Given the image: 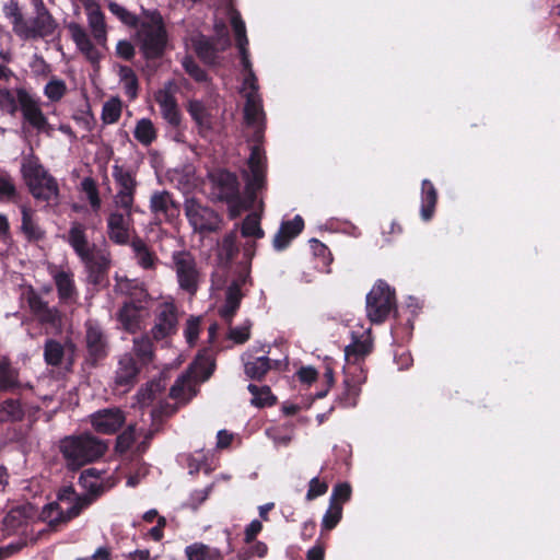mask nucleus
Returning a JSON list of instances; mask_svg holds the SVG:
<instances>
[{
  "label": "nucleus",
  "instance_id": "nucleus-1",
  "mask_svg": "<svg viewBox=\"0 0 560 560\" xmlns=\"http://www.w3.org/2000/svg\"><path fill=\"white\" fill-rule=\"evenodd\" d=\"M106 450L107 444L90 433L66 436L60 441V452L72 469L98 459Z\"/></svg>",
  "mask_w": 560,
  "mask_h": 560
},
{
  "label": "nucleus",
  "instance_id": "nucleus-2",
  "mask_svg": "<svg viewBox=\"0 0 560 560\" xmlns=\"http://www.w3.org/2000/svg\"><path fill=\"white\" fill-rule=\"evenodd\" d=\"M214 362L209 355H199L190 370L178 377L171 387L170 396L182 402L190 400L197 394L198 383L207 381L213 373Z\"/></svg>",
  "mask_w": 560,
  "mask_h": 560
},
{
  "label": "nucleus",
  "instance_id": "nucleus-3",
  "mask_svg": "<svg viewBox=\"0 0 560 560\" xmlns=\"http://www.w3.org/2000/svg\"><path fill=\"white\" fill-rule=\"evenodd\" d=\"M214 183L219 188V198L229 203L231 218L238 217L244 210L254 208L258 191L249 194L245 185V196L240 195L237 177L230 172H219L214 176Z\"/></svg>",
  "mask_w": 560,
  "mask_h": 560
},
{
  "label": "nucleus",
  "instance_id": "nucleus-4",
  "mask_svg": "<svg viewBox=\"0 0 560 560\" xmlns=\"http://www.w3.org/2000/svg\"><path fill=\"white\" fill-rule=\"evenodd\" d=\"M22 173L34 198L45 201L57 198L58 184L56 179L47 173L37 160H26L22 164Z\"/></svg>",
  "mask_w": 560,
  "mask_h": 560
},
{
  "label": "nucleus",
  "instance_id": "nucleus-5",
  "mask_svg": "<svg viewBox=\"0 0 560 560\" xmlns=\"http://www.w3.org/2000/svg\"><path fill=\"white\" fill-rule=\"evenodd\" d=\"M138 42L147 59L162 56L166 45V31L160 15L153 16L150 22L142 23L138 31Z\"/></svg>",
  "mask_w": 560,
  "mask_h": 560
},
{
  "label": "nucleus",
  "instance_id": "nucleus-6",
  "mask_svg": "<svg viewBox=\"0 0 560 560\" xmlns=\"http://www.w3.org/2000/svg\"><path fill=\"white\" fill-rule=\"evenodd\" d=\"M172 262L179 288L194 295L200 280V272L194 255L188 250H176L172 254Z\"/></svg>",
  "mask_w": 560,
  "mask_h": 560
},
{
  "label": "nucleus",
  "instance_id": "nucleus-7",
  "mask_svg": "<svg viewBox=\"0 0 560 560\" xmlns=\"http://www.w3.org/2000/svg\"><path fill=\"white\" fill-rule=\"evenodd\" d=\"M395 306V295L387 283L378 281L366 296L368 317L374 324L383 323Z\"/></svg>",
  "mask_w": 560,
  "mask_h": 560
},
{
  "label": "nucleus",
  "instance_id": "nucleus-8",
  "mask_svg": "<svg viewBox=\"0 0 560 560\" xmlns=\"http://www.w3.org/2000/svg\"><path fill=\"white\" fill-rule=\"evenodd\" d=\"M184 210L195 232L211 233L220 226V217L195 198L186 200Z\"/></svg>",
  "mask_w": 560,
  "mask_h": 560
},
{
  "label": "nucleus",
  "instance_id": "nucleus-9",
  "mask_svg": "<svg viewBox=\"0 0 560 560\" xmlns=\"http://www.w3.org/2000/svg\"><path fill=\"white\" fill-rule=\"evenodd\" d=\"M36 16L31 21H25L19 37L23 39L44 38L52 35L56 28V22L46 9L42 0H34Z\"/></svg>",
  "mask_w": 560,
  "mask_h": 560
},
{
  "label": "nucleus",
  "instance_id": "nucleus-10",
  "mask_svg": "<svg viewBox=\"0 0 560 560\" xmlns=\"http://www.w3.org/2000/svg\"><path fill=\"white\" fill-rule=\"evenodd\" d=\"M85 342L88 349V361L95 365L108 353V340L102 326L94 320L85 324Z\"/></svg>",
  "mask_w": 560,
  "mask_h": 560
},
{
  "label": "nucleus",
  "instance_id": "nucleus-11",
  "mask_svg": "<svg viewBox=\"0 0 560 560\" xmlns=\"http://www.w3.org/2000/svg\"><path fill=\"white\" fill-rule=\"evenodd\" d=\"M80 259L84 264L88 273V282L93 285L103 284L110 266L109 254L93 245L92 253Z\"/></svg>",
  "mask_w": 560,
  "mask_h": 560
},
{
  "label": "nucleus",
  "instance_id": "nucleus-12",
  "mask_svg": "<svg viewBox=\"0 0 560 560\" xmlns=\"http://www.w3.org/2000/svg\"><path fill=\"white\" fill-rule=\"evenodd\" d=\"M177 310L172 303H163L159 306L155 316V324L151 329L154 340H163L177 330Z\"/></svg>",
  "mask_w": 560,
  "mask_h": 560
},
{
  "label": "nucleus",
  "instance_id": "nucleus-13",
  "mask_svg": "<svg viewBox=\"0 0 560 560\" xmlns=\"http://www.w3.org/2000/svg\"><path fill=\"white\" fill-rule=\"evenodd\" d=\"M37 517V509L32 503H23L12 508L3 520V525L9 534L22 532Z\"/></svg>",
  "mask_w": 560,
  "mask_h": 560
},
{
  "label": "nucleus",
  "instance_id": "nucleus-14",
  "mask_svg": "<svg viewBox=\"0 0 560 560\" xmlns=\"http://www.w3.org/2000/svg\"><path fill=\"white\" fill-rule=\"evenodd\" d=\"M16 96L24 119L38 131L45 130L48 122L37 101L25 89H18Z\"/></svg>",
  "mask_w": 560,
  "mask_h": 560
},
{
  "label": "nucleus",
  "instance_id": "nucleus-15",
  "mask_svg": "<svg viewBox=\"0 0 560 560\" xmlns=\"http://www.w3.org/2000/svg\"><path fill=\"white\" fill-rule=\"evenodd\" d=\"M28 305L36 318L51 329L59 330L62 326V314L56 307H50L39 295L32 293Z\"/></svg>",
  "mask_w": 560,
  "mask_h": 560
},
{
  "label": "nucleus",
  "instance_id": "nucleus-16",
  "mask_svg": "<svg viewBox=\"0 0 560 560\" xmlns=\"http://www.w3.org/2000/svg\"><path fill=\"white\" fill-rule=\"evenodd\" d=\"M248 171L244 172V177L247 179V190L249 194L260 191L266 185V175L264 155L258 147L252 148V153L248 159Z\"/></svg>",
  "mask_w": 560,
  "mask_h": 560
},
{
  "label": "nucleus",
  "instance_id": "nucleus-17",
  "mask_svg": "<svg viewBox=\"0 0 560 560\" xmlns=\"http://www.w3.org/2000/svg\"><path fill=\"white\" fill-rule=\"evenodd\" d=\"M125 422V415L119 408H107L91 416L94 430L103 434L115 433Z\"/></svg>",
  "mask_w": 560,
  "mask_h": 560
},
{
  "label": "nucleus",
  "instance_id": "nucleus-18",
  "mask_svg": "<svg viewBox=\"0 0 560 560\" xmlns=\"http://www.w3.org/2000/svg\"><path fill=\"white\" fill-rule=\"evenodd\" d=\"M147 315L148 310L145 305L124 303L117 313V320L126 331L136 332Z\"/></svg>",
  "mask_w": 560,
  "mask_h": 560
},
{
  "label": "nucleus",
  "instance_id": "nucleus-19",
  "mask_svg": "<svg viewBox=\"0 0 560 560\" xmlns=\"http://www.w3.org/2000/svg\"><path fill=\"white\" fill-rule=\"evenodd\" d=\"M245 91V107L244 117L248 126L256 128L257 137L261 132V124L264 120V112L261 106V98L258 94V89L244 90Z\"/></svg>",
  "mask_w": 560,
  "mask_h": 560
},
{
  "label": "nucleus",
  "instance_id": "nucleus-20",
  "mask_svg": "<svg viewBox=\"0 0 560 560\" xmlns=\"http://www.w3.org/2000/svg\"><path fill=\"white\" fill-rule=\"evenodd\" d=\"M93 502L91 495H78L72 487H66L58 493L57 504H62L67 510L68 517H75L80 512Z\"/></svg>",
  "mask_w": 560,
  "mask_h": 560
},
{
  "label": "nucleus",
  "instance_id": "nucleus-21",
  "mask_svg": "<svg viewBox=\"0 0 560 560\" xmlns=\"http://www.w3.org/2000/svg\"><path fill=\"white\" fill-rule=\"evenodd\" d=\"M155 101L161 108L162 117L172 128H178L182 116L174 95L167 90H160L155 94Z\"/></svg>",
  "mask_w": 560,
  "mask_h": 560
},
{
  "label": "nucleus",
  "instance_id": "nucleus-22",
  "mask_svg": "<svg viewBox=\"0 0 560 560\" xmlns=\"http://www.w3.org/2000/svg\"><path fill=\"white\" fill-rule=\"evenodd\" d=\"M140 369L132 354L125 353L118 362L115 383L117 386L130 388L137 382Z\"/></svg>",
  "mask_w": 560,
  "mask_h": 560
},
{
  "label": "nucleus",
  "instance_id": "nucleus-23",
  "mask_svg": "<svg viewBox=\"0 0 560 560\" xmlns=\"http://www.w3.org/2000/svg\"><path fill=\"white\" fill-rule=\"evenodd\" d=\"M88 23L91 33L98 45L104 46L106 43L107 30L105 23V16L101 11L100 7L95 3H89L85 5Z\"/></svg>",
  "mask_w": 560,
  "mask_h": 560
},
{
  "label": "nucleus",
  "instance_id": "nucleus-24",
  "mask_svg": "<svg viewBox=\"0 0 560 560\" xmlns=\"http://www.w3.org/2000/svg\"><path fill=\"white\" fill-rule=\"evenodd\" d=\"M24 385L19 380V370L11 364L7 357L0 358V392H14ZM25 387L32 388L30 384Z\"/></svg>",
  "mask_w": 560,
  "mask_h": 560
},
{
  "label": "nucleus",
  "instance_id": "nucleus-25",
  "mask_svg": "<svg viewBox=\"0 0 560 560\" xmlns=\"http://www.w3.org/2000/svg\"><path fill=\"white\" fill-rule=\"evenodd\" d=\"M304 222L300 215L293 220L283 222L280 230L273 237V246L277 250L284 249L292 238H294L303 229Z\"/></svg>",
  "mask_w": 560,
  "mask_h": 560
},
{
  "label": "nucleus",
  "instance_id": "nucleus-26",
  "mask_svg": "<svg viewBox=\"0 0 560 560\" xmlns=\"http://www.w3.org/2000/svg\"><path fill=\"white\" fill-rule=\"evenodd\" d=\"M244 294L240 289V282H231L225 292L224 305L219 310L220 316L231 324L233 316L240 307Z\"/></svg>",
  "mask_w": 560,
  "mask_h": 560
},
{
  "label": "nucleus",
  "instance_id": "nucleus-27",
  "mask_svg": "<svg viewBox=\"0 0 560 560\" xmlns=\"http://www.w3.org/2000/svg\"><path fill=\"white\" fill-rule=\"evenodd\" d=\"M69 31L75 45L85 55V57L91 62H97L100 59V52L92 44L85 30L77 23H70Z\"/></svg>",
  "mask_w": 560,
  "mask_h": 560
},
{
  "label": "nucleus",
  "instance_id": "nucleus-28",
  "mask_svg": "<svg viewBox=\"0 0 560 560\" xmlns=\"http://www.w3.org/2000/svg\"><path fill=\"white\" fill-rule=\"evenodd\" d=\"M68 242L80 258L92 253V246H90L85 234V226L80 222H72Z\"/></svg>",
  "mask_w": 560,
  "mask_h": 560
},
{
  "label": "nucleus",
  "instance_id": "nucleus-29",
  "mask_svg": "<svg viewBox=\"0 0 560 560\" xmlns=\"http://www.w3.org/2000/svg\"><path fill=\"white\" fill-rule=\"evenodd\" d=\"M108 236L120 245L127 244L129 241L128 223L125 214L114 212L108 218Z\"/></svg>",
  "mask_w": 560,
  "mask_h": 560
},
{
  "label": "nucleus",
  "instance_id": "nucleus-30",
  "mask_svg": "<svg viewBox=\"0 0 560 560\" xmlns=\"http://www.w3.org/2000/svg\"><path fill=\"white\" fill-rule=\"evenodd\" d=\"M150 207L155 215L165 219L174 217L177 211V207L167 191L153 194L150 200Z\"/></svg>",
  "mask_w": 560,
  "mask_h": 560
},
{
  "label": "nucleus",
  "instance_id": "nucleus-31",
  "mask_svg": "<svg viewBox=\"0 0 560 560\" xmlns=\"http://www.w3.org/2000/svg\"><path fill=\"white\" fill-rule=\"evenodd\" d=\"M38 520L46 522L50 527L55 528L59 524L67 523L72 517H68L67 510L62 504L49 503L37 513Z\"/></svg>",
  "mask_w": 560,
  "mask_h": 560
},
{
  "label": "nucleus",
  "instance_id": "nucleus-32",
  "mask_svg": "<svg viewBox=\"0 0 560 560\" xmlns=\"http://www.w3.org/2000/svg\"><path fill=\"white\" fill-rule=\"evenodd\" d=\"M55 284L58 291V296L61 302H70L77 294L75 285L71 273L63 270L58 271L54 276Z\"/></svg>",
  "mask_w": 560,
  "mask_h": 560
},
{
  "label": "nucleus",
  "instance_id": "nucleus-33",
  "mask_svg": "<svg viewBox=\"0 0 560 560\" xmlns=\"http://www.w3.org/2000/svg\"><path fill=\"white\" fill-rule=\"evenodd\" d=\"M131 248L135 253L137 262L143 269H154L158 260L155 254L149 249L148 245L139 237L133 238Z\"/></svg>",
  "mask_w": 560,
  "mask_h": 560
},
{
  "label": "nucleus",
  "instance_id": "nucleus-34",
  "mask_svg": "<svg viewBox=\"0 0 560 560\" xmlns=\"http://www.w3.org/2000/svg\"><path fill=\"white\" fill-rule=\"evenodd\" d=\"M22 225L21 230L28 241H38L44 237V231L33 220V210L26 206L21 207Z\"/></svg>",
  "mask_w": 560,
  "mask_h": 560
},
{
  "label": "nucleus",
  "instance_id": "nucleus-35",
  "mask_svg": "<svg viewBox=\"0 0 560 560\" xmlns=\"http://www.w3.org/2000/svg\"><path fill=\"white\" fill-rule=\"evenodd\" d=\"M185 552L188 560H215L223 557L219 549L201 542L188 546Z\"/></svg>",
  "mask_w": 560,
  "mask_h": 560
},
{
  "label": "nucleus",
  "instance_id": "nucleus-36",
  "mask_svg": "<svg viewBox=\"0 0 560 560\" xmlns=\"http://www.w3.org/2000/svg\"><path fill=\"white\" fill-rule=\"evenodd\" d=\"M436 190L428 179L422 182V208L421 215L424 220H430L436 203Z\"/></svg>",
  "mask_w": 560,
  "mask_h": 560
},
{
  "label": "nucleus",
  "instance_id": "nucleus-37",
  "mask_svg": "<svg viewBox=\"0 0 560 560\" xmlns=\"http://www.w3.org/2000/svg\"><path fill=\"white\" fill-rule=\"evenodd\" d=\"M24 410L16 399H7L0 404V422H15L22 420Z\"/></svg>",
  "mask_w": 560,
  "mask_h": 560
},
{
  "label": "nucleus",
  "instance_id": "nucleus-38",
  "mask_svg": "<svg viewBox=\"0 0 560 560\" xmlns=\"http://www.w3.org/2000/svg\"><path fill=\"white\" fill-rule=\"evenodd\" d=\"M270 360L267 357H259L245 363V374L256 381H260L270 370Z\"/></svg>",
  "mask_w": 560,
  "mask_h": 560
},
{
  "label": "nucleus",
  "instance_id": "nucleus-39",
  "mask_svg": "<svg viewBox=\"0 0 560 560\" xmlns=\"http://www.w3.org/2000/svg\"><path fill=\"white\" fill-rule=\"evenodd\" d=\"M133 352L143 364L149 363L153 358V343L150 337L144 335L135 338Z\"/></svg>",
  "mask_w": 560,
  "mask_h": 560
},
{
  "label": "nucleus",
  "instance_id": "nucleus-40",
  "mask_svg": "<svg viewBox=\"0 0 560 560\" xmlns=\"http://www.w3.org/2000/svg\"><path fill=\"white\" fill-rule=\"evenodd\" d=\"M247 388L253 395V405L257 407H265L275 404L276 397L271 394V390L268 386L258 387L257 385L249 384Z\"/></svg>",
  "mask_w": 560,
  "mask_h": 560
},
{
  "label": "nucleus",
  "instance_id": "nucleus-41",
  "mask_svg": "<svg viewBox=\"0 0 560 560\" xmlns=\"http://www.w3.org/2000/svg\"><path fill=\"white\" fill-rule=\"evenodd\" d=\"M238 253V246L236 244V235L234 233L228 234L222 240L219 246V258L221 261L229 264Z\"/></svg>",
  "mask_w": 560,
  "mask_h": 560
},
{
  "label": "nucleus",
  "instance_id": "nucleus-42",
  "mask_svg": "<svg viewBox=\"0 0 560 560\" xmlns=\"http://www.w3.org/2000/svg\"><path fill=\"white\" fill-rule=\"evenodd\" d=\"M65 354L62 345L54 339L46 341L44 347V358L47 364L57 366L61 363Z\"/></svg>",
  "mask_w": 560,
  "mask_h": 560
},
{
  "label": "nucleus",
  "instance_id": "nucleus-43",
  "mask_svg": "<svg viewBox=\"0 0 560 560\" xmlns=\"http://www.w3.org/2000/svg\"><path fill=\"white\" fill-rule=\"evenodd\" d=\"M238 50L242 58V65L244 67V70L247 72L244 78L243 90L258 89L257 78L252 69V63L249 61L246 46L238 47Z\"/></svg>",
  "mask_w": 560,
  "mask_h": 560
},
{
  "label": "nucleus",
  "instance_id": "nucleus-44",
  "mask_svg": "<svg viewBox=\"0 0 560 560\" xmlns=\"http://www.w3.org/2000/svg\"><path fill=\"white\" fill-rule=\"evenodd\" d=\"M3 12L10 19L13 32L19 36L22 31L25 19L21 13L18 2L11 1L3 7Z\"/></svg>",
  "mask_w": 560,
  "mask_h": 560
},
{
  "label": "nucleus",
  "instance_id": "nucleus-45",
  "mask_svg": "<svg viewBox=\"0 0 560 560\" xmlns=\"http://www.w3.org/2000/svg\"><path fill=\"white\" fill-rule=\"evenodd\" d=\"M135 138L142 144H150L155 139V129L150 119H141L135 129Z\"/></svg>",
  "mask_w": 560,
  "mask_h": 560
},
{
  "label": "nucleus",
  "instance_id": "nucleus-46",
  "mask_svg": "<svg viewBox=\"0 0 560 560\" xmlns=\"http://www.w3.org/2000/svg\"><path fill=\"white\" fill-rule=\"evenodd\" d=\"M121 115V102L117 97L108 100L103 105L102 120L104 124H115Z\"/></svg>",
  "mask_w": 560,
  "mask_h": 560
},
{
  "label": "nucleus",
  "instance_id": "nucleus-47",
  "mask_svg": "<svg viewBox=\"0 0 560 560\" xmlns=\"http://www.w3.org/2000/svg\"><path fill=\"white\" fill-rule=\"evenodd\" d=\"M119 77L125 85L127 95L130 98H135L138 91V79L133 70L127 66H122L119 69Z\"/></svg>",
  "mask_w": 560,
  "mask_h": 560
},
{
  "label": "nucleus",
  "instance_id": "nucleus-48",
  "mask_svg": "<svg viewBox=\"0 0 560 560\" xmlns=\"http://www.w3.org/2000/svg\"><path fill=\"white\" fill-rule=\"evenodd\" d=\"M242 234L244 236L262 237L264 231L260 229V217L257 213L248 214L242 225Z\"/></svg>",
  "mask_w": 560,
  "mask_h": 560
},
{
  "label": "nucleus",
  "instance_id": "nucleus-49",
  "mask_svg": "<svg viewBox=\"0 0 560 560\" xmlns=\"http://www.w3.org/2000/svg\"><path fill=\"white\" fill-rule=\"evenodd\" d=\"M188 113L197 125L201 128L209 127L208 113L203 104L199 101H190L188 104Z\"/></svg>",
  "mask_w": 560,
  "mask_h": 560
},
{
  "label": "nucleus",
  "instance_id": "nucleus-50",
  "mask_svg": "<svg viewBox=\"0 0 560 560\" xmlns=\"http://www.w3.org/2000/svg\"><path fill=\"white\" fill-rule=\"evenodd\" d=\"M342 515V505L338 502H330L329 509L323 517V528L330 530L332 529L341 520Z\"/></svg>",
  "mask_w": 560,
  "mask_h": 560
},
{
  "label": "nucleus",
  "instance_id": "nucleus-51",
  "mask_svg": "<svg viewBox=\"0 0 560 560\" xmlns=\"http://www.w3.org/2000/svg\"><path fill=\"white\" fill-rule=\"evenodd\" d=\"M231 24L235 34L237 47L246 46L248 44L246 36L245 23L243 22L238 12L234 11L231 15Z\"/></svg>",
  "mask_w": 560,
  "mask_h": 560
},
{
  "label": "nucleus",
  "instance_id": "nucleus-52",
  "mask_svg": "<svg viewBox=\"0 0 560 560\" xmlns=\"http://www.w3.org/2000/svg\"><path fill=\"white\" fill-rule=\"evenodd\" d=\"M18 96L10 90L0 88V109L14 115L18 110Z\"/></svg>",
  "mask_w": 560,
  "mask_h": 560
},
{
  "label": "nucleus",
  "instance_id": "nucleus-53",
  "mask_svg": "<svg viewBox=\"0 0 560 560\" xmlns=\"http://www.w3.org/2000/svg\"><path fill=\"white\" fill-rule=\"evenodd\" d=\"M80 483L89 491L86 495H91L93 500L100 495L103 490L102 483L97 481V478L91 477V470L82 471L80 476Z\"/></svg>",
  "mask_w": 560,
  "mask_h": 560
},
{
  "label": "nucleus",
  "instance_id": "nucleus-54",
  "mask_svg": "<svg viewBox=\"0 0 560 560\" xmlns=\"http://www.w3.org/2000/svg\"><path fill=\"white\" fill-rule=\"evenodd\" d=\"M114 177L120 186V191H135L136 180L129 172L124 171L121 167L115 166Z\"/></svg>",
  "mask_w": 560,
  "mask_h": 560
},
{
  "label": "nucleus",
  "instance_id": "nucleus-55",
  "mask_svg": "<svg viewBox=\"0 0 560 560\" xmlns=\"http://www.w3.org/2000/svg\"><path fill=\"white\" fill-rule=\"evenodd\" d=\"M109 11L116 15L122 23L127 25H135L137 22V19L133 14H131L127 9L121 7L120 4L116 2H109L108 3Z\"/></svg>",
  "mask_w": 560,
  "mask_h": 560
},
{
  "label": "nucleus",
  "instance_id": "nucleus-56",
  "mask_svg": "<svg viewBox=\"0 0 560 560\" xmlns=\"http://www.w3.org/2000/svg\"><path fill=\"white\" fill-rule=\"evenodd\" d=\"M82 189L88 195V199H89L91 206L94 209H98L101 206V200H100L98 191H97L94 180L92 178H84L82 182Z\"/></svg>",
  "mask_w": 560,
  "mask_h": 560
},
{
  "label": "nucleus",
  "instance_id": "nucleus-57",
  "mask_svg": "<svg viewBox=\"0 0 560 560\" xmlns=\"http://www.w3.org/2000/svg\"><path fill=\"white\" fill-rule=\"evenodd\" d=\"M183 67L186 72L191 75L196 81H205L207 79L206 72L197 65L191 57H185L183 60Z\"/></svg>",
  "mask_w": 560,
  "mask_h": 560
},
{
  "label": "nucleus",
  "instance_id": "nucleus-58",
  "mask_svg": "<svg viewBox=\"0 0 560 560\" xmlns=\"http://www.w3.org/2000/svg\"><path fill=\"white\" fill-rule=\"evenodd\" d=\"M135 442V428L129 425L121 434L118 435L116 448L120 453L126 452Z\"/></svg>",
  "mask_w": 560,
  "mask_h": 560
},
{
  "label": "nucleus",
  "instance_id": "nucleus-59",
  "mask_svg": "<svg viewBox=\"0 0 560 560\" xmlns=\"http://www.w3.org/2000/svg\"><path fill=\"white\" fill-rule=\"evenodd\" d=\"M140 281L116 276L115 291L129 296L138 288Z\"/></svg>",
  "mask_w": 560,
  "mask_h": 560
},
{
  "label": "nucleus",
  "instance_id": "nucleus-60",
  "mask_svg": "<svg viewBox=\"0 0 560 560\" xmlns=\"http://www.w3.org/2000/svg\"><path fill=\"white\" fill-rule=\"evenodd\" d=\"M371 351V345L365 341L355 340L351 345L346 347V355L364 357Z\"/></svg>",
  "mask_w": 560,
  "mask_h": 560
},
{
  "label": "nucleus",
  "instance_id": "nucleus-61",
  "mask_svg": "<svg viewBox=\"0 0 560 560\" xmlns=\"http://www.w3.org/2000/svg\"><path fill=\"white\" fill-rule=\"evenodd\" d=\"M66 86L61 81H50L45 86V94L51 101H58L62 97Z\"/></svg>",
  "mask_w": 560,
  "mask_h": 560
},
{
  "label": "nucleus",
  "instance_id": "nucleus-62",
  "mask_svg": "<svg viewBox=\"0 0 560 560\" xmlns=\"http://www.w3.org/2000/svg\"><path fill=\"white\" fill-rule=\"evenodd\" d=\"M115 203L117 207L126 210L127 215H130V209L133 203V191H118L115 196Z\"/></svg>",
  "mask_w": 560,
  "mask_h": 560
},
{
  "label": "nucleus",
  "instance_id": "nucleus-63",
  "mask_svg": "<svg viewBox=\"0 0 560 560\" xmlns=\"http://www.w3.org/2000/svg\"><path fill=\"white\" fill-rule=\"evenodd\" d=\"M328 487L325 482H320L317 477H314L310 481V488L306 494L307 500H313L324 493H326Z\"/></svg>",
  "mask_w": 560,
  "mask_h": 560
},
{
  "label": "nucleus",
  "instance_id": "nucleus-64",
  "mask_svg": "<svg viewBox=\"0 0 560 560\" xmlns=\"http://www.w3.org/2000/svg\"><path fill=\"white\" fill-rule=\"evenodd\" d=\"M197 52L198 55L205 59L206 61H213L215 58L217 50L212 46V44L208 40H200L197 44Z\"/></svg>",
  "mask_w": 560,
  "mask_h": 560
}]
</instances>
